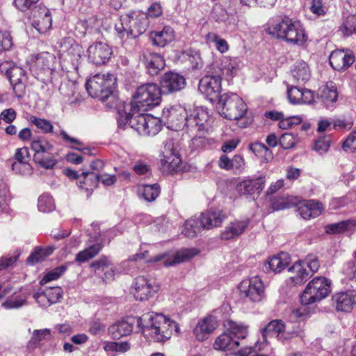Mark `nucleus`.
<instances>
[{
	"label": "nucleus",
	"instance_id": "obj_1",
	"mask_svg": "<svg viewBox=\"0 0 356 356\" xmlns=\"http://www.w3.org/2000/svg\"><path fill=\"white\" fill-rule=\"evenodd\" d=\"M242 62L238 57L222 56L210 66L209 74L199 82V90L211 101L220 98L222 79L229 81L241 68Z\"/></svg>",
	"mask_w": 356,
	"mask_h": 356
},
{
	"label": "nucleus",
	"instance_id": "obj_2",
	"mask_svg": "<svg viewBox=\"0 0 356 356\" xmlns=\"http://www.w3.org/2000/svg\"><path fill=\"white\" fill-rule=\"evenodd\" d=\"M162 117L166 120L168 127L175 131L186 128L187 131L197 132L204 129L209 120L207 108L197 107L188 112L180 105L165 108Z\"/></svg>",
	"mask_w": 356,
	"mask_h": 356
},
{
	"label": "nucleus",
	"instance_id": "obj_3",
	"mask_svg": "<svg viewBox=\"0 0 356 356\" xmlns=\"http://www.w3.org/2000/svg\"><path fill=\"white\" fill-rule=\"evenodd\" d=\"M134 320L145 337L158 342L165 341L173 332H179L177 323L162 314L147 313Z\"/></svg>",
	"mask_w": 356,
	"mask_h": 356
},
{
	"label": "nucleus",
	"instance_id": "obj_4",
	"mask_svg": "<svg viewBox=\"0 0 356 356\" xmlns=\"http://www.w3.org/2000/svg\"><path fill=\"white\" fill-rule=\"evenodd\" d=\"M268 32L277 38L298 46L303 45L307 40L302 25L287 17L272 24L268 28Z\"/></svg>",
	"mask_w": 356,
	"mask_h": 356
},
{
	"label": "nucleus",
	"instance_id": "obj_5",
	"mask_svg": "<svg viewBox=\"0 0 356 356\" xmlns=\"http://www.w3.org/2000/svg\"><path fill=\"white\" fill-rule=\"evenodd\" d=\"M162 91L155 83L144 84L138 87L130 104L134 112H145L159 105Z\"/></svg>",
	"mask_w": 356,
	"mask_h": 356
},
{
	"label": "nucleus",
	"instance_id": "obj_6",
	"mask_svg": "<svg viewBox=\"0 0 356 356\" xmlns=\"http://www.w3.org/2000/svg\"><path fill=\"white\" fill-rule=\"evenodd\" d=\"M115 84L116 79L113 74H97L88 80L86 88L92 97L106 102L109 99H115L113 90Z\"/></svg>",
	"mask_w": 356,
	"mask_h": 356
},
{
	"label": "nucleus",
	"instance_id": "obj_7",
	"mask_svg": "<svg viewBox=\"0 0 356 356\" xmlns=\"http://www.w3.org/2000/svg\"><path fill=\"white\" fill-rule=\"evenodd\" d=\"M218 104L220 115L231 120L242 118L248 110L247 105L242 98L234 92H227L220 95Z\"/></svg>",
	"mask_w": 356,
	"mask_h": 356
},
{
	"label": "nucleus",
	"instance_id": "obj_8",
	"mask_svg": "<svg viewBox=\"0 0 356 356\" xmlns=\"http://www.w3.org/2000/svg\"><path fill=\"white\" fill-rule=\"evenodd\" d=\"M330 292V282L323 277H316L307 285L300 296V302L309 305L321 301Z\"/></svg>",
	"mask_w": 356,
	"mask_h": 356
},
{
	"label": "nucleus",
	"instance_id": "obj_9",
	"mask_svg": "<svg viewBox=\"0 0 356 356\" xmlns=\"http://www.w3.org/2000/svg\"><path fill=\"white\" fill-rule=\"evenodd\" d=\"M225 218V214L221 210H211L203 213L198 218H191L187 223V226L194 227L195 229L187 232L186 234L189 236H197L202 229H209L220 226Z\"/></svg>",
	"mask_w": 356,
	"mask_h": 356
},
{
	"label": "nucleus",
	"instance_id": "obj_10",
	"mask_svg": "<svg viewBox=\"0 0 356 356\" xmlns=\"http://www.w3.org/2000/svg\"><path fill=\"white\" fill-rule=\"evenodd\" d=\"M240 296L251 302H258L265 297V286L259 276L242 280L238 285Z\"/></svg>",
	"mask_w": 356,
	"mask_h": 356
},
{
	"label": "nucleus",
	"instance_id": "obj_11",
	"mask_svg": "<svg viewBox=\"0 0 356 356\" xmlns=\"http://www.w3.org/2000/svg\"><path fill=\"white\" fill-rule=\"evenodd\" d=\"M200 251L196 248H181L177 251H169L159 254L155 257L147 260V263L163 261L165 266H172L176 264L188 261L195 256L197 255Z\"/></svg>",
	"mask_w": 356,
	"mask_h": 356
},
{
	"label": "nucleus",
	"instance_id": "obj_12",
	"mask_svg": "<svg viewBox=\"0 0 356 356\" xmlns=\"http://www.w3.org/2000/svg\"><path fill=\"white\" fill-rule=\"evenodd\" d=\"M160 289L159 284L153 278L137 277L132 283V293L137 300H147Z\"/></svg>",
	"mask_w": 356,
	"mask_h": 356
},
{
	"label": "nucleus",
	"instance_id": "obj_13",
	"mask_svg": "<svg viewBox=\"0 0 356 356\" xmlns=\"http://www.w3.org/2000/svg\"><path fill=\"white\" fill-rule=\"evenodd\" d=\"M0 70L5 72L8 77L14 91L22 92L27 80L26 72L22 67L14 65L12 62L5 61L0 64Z\"/></svg>",
	"mask_w": 356,
	"mask_h": 356
},
{
	"label": "nucleus",
	"instance_id": "obj_14",
	"mask_svg": "<svg viewBox=\"0 0 356 356\" xmlns=\"http://www.w3.org/2000/svg\"><path fill=\"white\" fill-rule=\"evenodd\" d=\"M30 19L32 26L40 33H45L51 27V13L44 6H35L31 13Z\"/></svg>",
	"mask_w": 356,
	"mask_h": 356
},
{
	"label": "nucleus",
	"instance_id": "obj_15",
	"mask_svg": "<svg viewBox=\"0 0 356 356\" xmlns=\"http://www.w3.org/2000/svg\"><path fill=\"white\" fill-rule=\"evenodd\" d=\"M161 163L164 170L168 172L179 170L181 160L175 152L172 140H168L164 143L161 151Z\"/></svg>",
	"mask_w": 356,
	"mask_h": 356
},
{
	"label": "nucleus",
	"instance_id": "obj_16",
	"mask_svg": "<svg viewBox=\"0 0 356 356\" xmlns=\"http://www.w3.org/2000/svg\"><path fill=\"white\" fill-rule=\"evenodd\" d=\"M185 86V78L175 72L165 73L160 81V88L163 94L179 91L183 89Z\"/></svg>",
	"mask_w": 356,
	"mask_h": 356
},
{
	"label": "nucleus",
	"instance_id": "obj_17",
	"mask_svg": "<svg viewBox=\"0 0 356 356\" xmlns=\"http://www.w3.org/2000/svg\"><path fill=\"white\" fill-rule=\"evenodd\" d=\"M89 60L95 65L106 63L111 57V49L104 42H95L87 50Z\"/></svg>",
	"mask_w": 356,
	"mask_h": 356
},
{
	"label": "nucleus",
	"instance_id": "obj_18",
	"mask_svg": "<svg viewBox=\"0 0 356 356\" xmlns=\"http://www.w3.org/2000/svg\"><path fill=\"white\" fill-rule=\"evenodd\" d=\"M332 301L337 311L349 312L356 306V291L337 293L332 296Z\"/></svg>",
	"mask_w": 356,
	"mask_h": 356
},
{
	"label": "nucleus",
	"instance_id": "obj_19",
	"mask_svg": "<svg viewBox=\"0 0 356 356\" xmlns=\"http://www.w3.org/2000/svg\"><path fill=\"white\" fill-rule=\"evenodd\" d=\"M287 97L292 104H311L315 102V94L311 90L297 86H288Z\"/></svg>",
	"mask_w": 356,
	"mask_h": 356
},
{
	"label": "nucleus",
	"instance_id": "obj_20",
	"mask_svg": "<svg viewBox=\"0 0 356 356\" xmlns=\"http://www.w3.org/2000/svg\"><path fill=\"white\" fill-rule=\"evenodd\" d=\"M218 326L216 317L208 316L200 320L193 329V334L198 341H204L209 338V335Z\"/></svg>",
	"mask_w": 356,
	"mask_h": 356
},
{
	"label": "nucleus",
	"instance_id": "obj_21",
	"mask_svg": "<svg viewBox=\"0 0 356 356\" xmlns=\"http://www.w3.org/2000/svg\"><path fill=\"white\" fill-rule=\"evenodd\" d=\"M266 183L264 177H259L255 179H247L236 186L237 191L241 195H259L263 190Z\"/></svg>",
	"mask_w": 356,
	"mask_h": 356
},
{
	"label": "nucleus",
	"instance_id": "obj_22",
	"mask_svg": "<svg viewBox=\"0 0 356 356\" xmlns=\"http://www.w3.org/2000/svg\"><path fill=\"white\" fill-rule=\"evenodd\" d=\"M330 63L335 70H345L355 62V57L352 54L343 50H335L330 56Z\"/></svg>",
	"mask_w": 356,
	"mask_h": 356
},
{
	"label": "nucleus",
	"instance_id": "obj_23",
	"mask_svg": "<svg viewBox=\"0 0 356 356\" xmlns=\"http://www.w3.org/2000/svg\"><path fill=\"white\" fill-rule=\"evenodd\" d=\"M324 210L323 204L316 200H306L300 202L298 207L300 216L305 220L318 217Z\"/></svg>",
	"mask_w": 356,
	"mask_h": 356
},
{
	"label": "nucleus",
	"instance_id": "obj_24",
	"mask_svg": "<svg viewBox=\"0 0 356 356\" xmlns=\"http://www.w3.org/2000/svg\"><path fill=\"white\" fill-rule=\"evenodd\" d=\"M250 223L248 218L230 222L222 231L220 236L223 240H230L241 235Z\"/></svg>",
	"mask_w": 356,
	"mask_h": 356
},
{
	"label": "nucleus",
	"instance_id": "obj_25",
	"mask_svg": "<svg viewBox=\"0 0 356 356\" xmlns=\"http://www.w3.org/2000/svg\"><path fill=\"white\" fill-rule=\"evenodd\" d=\"M6 296V300L2 303V307L7 309H19L26 304L28 294L22 291L21 289H14Z\"/></svg>",
	"mask_w": 356,
	"mask_h": 356
},
{
	"label": "nucleus",
	"instance_id": "obj_26",
	"mask_svg": "<svg viewBox=\"0 0 356 356\" xmlns=\"http://www.w3.org/2000/svg\"><path fill=\"white\" fill-rule=\"evenodd\" d=\"M143 61L148 73L151 75L157 74L165 67L163 58L156 53L147 52L143 54Z\"/></svg>",
	"mask_w": 356,
	"mask_h": 356
},
{
	"label": "nucleus",
	"instance_id": "obj_27",
	"mask_svg": "<svg viewBox=\"0 0 356 356\" xmlns=\"http://www.w3.org/2000/svg\"><path fill=\"white\" fill-rule=\"evenodd\" d=\"M149 37L154 45L163 47L175 39V32L172 27L167 26L161 31H152Z\"/></svg>",
	"mask_w": 356,
	"mask_h": 356
},
{
	"label": "nucleus",
	"instance_id": "obj_28",
	"mask_svg": "<svg viewBox=\"0 0 356 356\" xmlns=\"http://www.w3.org/2000/svg\"><path fill=\"white\" fill-rule=\"evenodd\" d=\"M291 257L286 252H281L269 259L265 264V268L267 270L273 271L275 273H280L290 263Z\"/></svg>",
	"mask_w": 356,
	"mask_h": 356
},
{
	"label": "nucleus",
	"instance_id": "obj_29",
	"mask_svg": "<svg viewBox=\"0 0 356 356\" xmlns=\"http://www.w3.org/2000/svg\"><path fill=\"white\" fill-rule=\"evenodd\" d=\"M146 116L147 114H144L143 112H134L130 106V112L126 114V123H128L129 126L140 135L144 136Z\"/></svg>",
	"mask_w": 356,
	"mask_h": 356
},
{
	"label": "nucleus",
	"instance_id": "obj_30",
	"mask_svg": "<svg viewBox=\"0 0 356 356\" xmlns=\"http://www.w3.org/2000/svg\"><path fill=\"white\" fill-rule=\"evenodd\" d=\"M289 271L293 273L290 280L295 285L304 283L311 277L310 272L306 268L305 264L302 261L296 262L289 268Z\"/></svg>",
	"mask_w": 356,
	"mask_h": 356
},
{
	"label": "nucleus",
	"instance_id": "obj_31",
	"mask_svg": "<svg viewBox=\"0 0 356 356\" xmlns=\"http://www.w3.org/2000/svg\"><path fill=\"white\" fill-rule=\"evenodd\" d=\"M291 72L294 81L298 83H304L309 81L311 77L309 67L303 60L296 62Z\"/></svg>",
	"mask_w": 356,
	"mask_h": 356
},
{
	"label": "nucleus",
	"instance_id": "obj_32",
	"mask_svg": "<svg viewBox=\"0 0 356 356\" xmlns=\"http://www.w3.org/2000/svg\"><path fill=\"white\" fill-rule=\"evenodd\" d=\"M31 149L34 152L33 159L39 161V156L44 154H48L49 152H52L54 146L45 138L35 137L31 140Z\"/></svg>",
	"mask_w": 356,
	"mask_h": 356
},
{
	"label": "nucleus",
	"instance_id": "obj_33",
	"mask_svg": "<svg viewBox=\"0 0 356 356\" xmlns=\"http://www.w3.org/2000/svg\"><path fill=\"white\" fill-rule=\"evenodd\" d=\"M148 26V20L146 16H137L134 17L129 15V33L131 38H136L143 33Z\"/></svg>",
	"mask_w": 356,
	"mask_h": 356
},
{
	"label": "nucleus",
	"instance_id": "obj_34",
	"mask_svg": "<svg viewBox=\"0 0 356 356\" xmlns=\"http://www.w3.org/2000/svg\"><path fill=\"white\" fill-rule=\"evenodd\" d=\"M133 331V323L127 321H118L108 327V333L113 339H120L130 334Z\"/></svg>",
	"mask_w": 356,
	"mask_h": 356
},
{
	"label": "nucleus",
	"instance_id": "obj_35",
	"mask_svg": "<svg viewBox=\"0 0 356 356\" xmlns=\"http://www.w3.org/2000/svg\"><path fill=\"white\" fill-rule=\"evenodd\" d=\"M239 345V341L232 339L230 334L224 332L216 339L213 348L216 350L225 351L233 349Z\"/></svg>",
	"mask_w": 356,
	"mask_h": 356
},
{
	"label": "nucleus",
	"instance_id": "obj_36",
	"mask_svg": "<svg viewBox=\"0 0 356 356\" xmlns=\"http://www.w3.org/2000/svg\"><path fill=\"white\" fill-rule=\"evenodd\" d=\"M55 57L49 53L41 54L36 57L33 71L50 72L54 68L53 61Z\"/></svg>",
	"mask_w": 356,
	"mask_h": 356
},
{
	"label": "nucleus",
	"instance_id": "obj_37",
	"mask_svg": "<svg viewBox=\"0 0 356 356\" xmlns=\"http://www.w3.org/2000/svg\"><path fill=\"white\" fill-rule=\"evenodd\" d=\"M103 248L101 243H96L90 245L86 249L80 251L75 257V261L79 263H84L97 256Z\"/></svg>",
	"mask_w": 356,
	"mask_h": 356
},
{
	"label": "nucleus",
	"instance_id": "obj_38",
	"mask_svg": "<svg viewBox=\"0 0 356 356\" xmlns=\"http://www.w3.org/2000/svg\"><path fill=\"white\" fill-rule=\"evenodd\" d=\"M71 42L72 43L69 42V47L64 45L63 47L66 49V58H69L72 65L76 68L79 60L83 54V50L81 46L73 41Z\"/></svg>",
	"mask_w": 356,
	"mask_h": 356
},
{
	"label": "nucleus",
	"instance_id": "obj_39",
	"mask_svg": "<svg viewBox=\"0 0 356 356\" xmlns=\"http://www.w3.org/2000/svg\"><path fill=\"white\" fill-rule=\"evenodd\" d=\"M285 328V325L281 320H274L270 321L263 330V337H274L277 339L281 332Z\"/></svg>",
	"mask_w": 356,
	"mask_h": 356
},
{
	"label": "nucleus",
	"instance_id": "obj_40",
	"mask_svg": "<svg viewBox=\"0 0 356 356\" xmlns=\"http://www.w3.org/2000/svg\"><path fill=\"white\" fill-rule=\"evenodd\" d=\"M144 136H155L161 129V123L159 118L147 114L145 124Z\"/></svg>",
	"mask_w": 356,
	"mask_h": 356
},
{
	"label": "nucleus",
	"instance_id": "obj_41",
	"mask_svg": "<svg viewBox=\"0 0 356 356\" xmlns=\"http://www.w3.org/2000/svg\"><path fill=\"white\" fill-rule=\"evenodd\" d=\"M51 339V330L48 328L35 330L33 332L32 337L28 343L30 348H35L42 341Z\"/></svg>",
	"mask_w": 356,
	"mask_h": 356
},
{
	"label": "nucleus",
	"instance_id": "obj_42",
	"mask_svg": "<svg viewBox=\"0 0 356 356\" xmlns=\"http://www.w3.org/2000/svg\"><path fill=\"white\" fill-rule=\"evenodd\" d=\"M321 98L327 107L332 106L338 99L336 87L333 86L324 87L321 92Z\"/></svg>",
	"mask_w": 356,
	"mask_h": 356
},
{
	"label": "nucleus",
	"instance_id": "obj_43",
	"mask_svg": "<svg viewBox=\"0 0 356 356\" xmlns=\"http://www.w3.org/2000/svg\"><path fill=\"white\" fill-rule=\"evenodd\" d=\"M227 328L230 334L238 339H244L248 335V326L243 324L229 321L227 322Z\"/></svg>",
	"mask_w": 356,
	"mask_h": 356
},
{
	"label": "nucleus",
	"instance_id": "obj_44",
	"mask_svg": "<svg viewBox=\"0 0 356 356\" xmlns=\"http://www.w3.org/2000/svg\"><path fill=\"white\" fill-rule=\"evenodd\" d=\"M207 42L213 43L216 49L220 53H225L229 50L227 42L214 33H209L206 35Z\"/></svg>",
	"mask_w": 356,
	"mask_h": 356
},
{
	"label": "nucleus",
	"instance_id": "obj_45",
	"mask_svg": "<svg viewBox=\"0 0 356 356\" xmlns=\"http://www.w3.org/2000/svg\"><path fill=\"white\" fill-rule=\"evenodd\" d=\"M129 14L123 16L121 19V22L119 24H115V29L118 33V36L122 40H126L131 37L129 33Z\"/></svg>",
	"mask_w": 356,
	"mask_h": 356
},
{
	"label": "nucleus",
	"instance_id": "obj_46",
	"mask_svg": "<svg viewBox=\"0 0 356 356\" xmlns=\"http://www.w3.org/2000/svg\"><path fill=\"white\" fill-rule=\"evenodd\" d=\"M33 161L40 167L47 170L53 169L57 163L56 156L51 152L40 155L39 156V161L38 160H33Z\"/></svg>",
	"mask_w": 356,
	"mask_h": 356
},
{
	"label": "nucleus",
	"instance_id": "obj_47",
	"mask_svg": "<svg viewBox=\"0 0 356 356\" xmlns=\"http://www.w3.org/2000/svg\"><path fill=\"white\" fill-rule=\"evenodd\" d=\"M142 196L147 202H152L156 200L160 193L158 184L145 185L140 190Z\"/></svg>",
	"mask_w": 356,
	"mask_h": 356
},
{
	"label": "nucleus",
	"instance_id": "obj_48",
	"mask_svg": "<svg viewBox=\"0 0 356 356\" xmlns=\"http://www.w3.org/2000/svg\"><path fill=\"white\" fill-rule=\"evenodd\" d=\"M38 207L42 212H50L55 209L54 200L51 195L43 194L38 198Z\"/></svg>",
	"mask_w": 356,
	"mask_h": 356
},
{
	"label": "nucleus",
	"instance_id": "obj_49",
	"mask_svg": "<svg viewBox=\"0 0 356 356\" xmlns=\"http://www.w3.org/2000/svg\"><path fill=\"white\" fill-rule=\"evenodd\" d=\"M298 142V137L292 133H285L279 139V144L285 149L293 148Z\"/></svg>",
	"mask_w": 356,
	"mask_h": 356
},
{
	"label": "nucleus",
	"instance_id": "obj_50",
	"mask_svg": "<svg viewBox=\"0 0 356 356\" xmlns=\"http://www.w3.org/2000/svg\"><path fill=\"white\" fill-rule=\"evenodd\" d=\"M31 122L38 129H40L44 134L52 133L54 126L51 122L44 118H39L37 117H31Z\"/></svg>",
	"mask_w": 356,
	"mask_h": 356
},
{
	"label": "nucleus",
	"instance_id": "obj_51",
	"mask_svg": "<svg viewBox=\"0 0 356 356\" xmlns=\"http://www.w3.org/2000/svg\"><path fill=\"white\" fill-rule=\"evenodd\" d=\"M51 250L37 248L32 252L26 259V262L29 264H35L42 261L46 257L50 254Z\"/></svg>",
	"mask_w": 356,
	"mask_h": 356
},
{
	"label": "nucleus",
	"instance_id": "obj_52",
	"mask_svg": "<svg viewBox=\"0 0 356 356\" xmlns=\"http://www.w3.org/2000/svg\"><path fill=\"white\" fill-rule=\"evenodd\" d=\"M341 31L347 36L356 33V17L354 15L348 17L341 27Z\"/></svg>",
	"mask_w": 356,
	"mask_h": 356
},
{
	"label": "nucleus",
	"instance_id": "obj_53",
	"mask_svg": "<svg viewBox=\"0 0 356 356\" xmlns=\"http://www.w3.org/2000/svg\"><path fill=\"white\" fill-rule=\"evenodd\" d=\"M67 267L65 266H60L55 268L52 270L47 273L43 278L41 280L40 283L42 284H47V282L57 280L59 278L63 273L66 270Z\"/></svg>",
	"mask_w": 356,
	"mask_h": 356
},
{
	"label": "nucleus",
	"instance_id": "obj_54",
	"mask_svg": "<svg viewBox=\"0 0 356 356\" xmlns=\"http://www.w3.org/2000/svg\"><path fill=\"white\" fill-rule=\"evenodd\" d=\"M351 224L352 222L350 220L331 224L326 227V232L328 234L341 233L346 231Z\"/></svg>",
	"mask_w": 356,
	"mask_h": 356
},
{
	"label": "nucleus",
	"instance_id": "obj_55",
	"mask_svg": "<svg viewBox=\"0 0 356 356\" xmlns=\"http://www.w3.org/2000/svg\"><path fill=\"white\" fill-rule=\"evenodd\" d=\"M15 159L19 163L25 165L26 167L30 168V165H29V151L28 147H23L21 148H17L15 153Z\"/></svg>",
	"mask_w": 356,
	"mask_h": 356
},
{
	"label": "nucleus",
	"instance_id": "obj_56",
	"mask_svg": "<svg viewBox=\"0 0 356 356\" xmlns=\"http://www.w3.org/2000/svg\"><path fill=\"white\" fill-rule=\"evenodd\" d=\"M342 148L348 152H356V131H352L343 143Z\"/></svg>",
	"mask_w": 356,
	"mask_h": 356
},
{
	"label": "nucleus",
	"instance_id": "obj_57",
	"mask_svg": "<svg viewBox=\"0 0 356 356\" xmlns=\"http://www.w3.org/2000/svg\"><path fill=\"white\" fill-rule=\"evenodd\" d=\"M13 39L9 32L0 31V53L10 49Z\"/></svg>",
	"mask_w": 356,
	"mask_h": 356
},
{
	"label": "nucleus",
	"instance_id": "obj_58",
	"mask_svg": "<svg viewBox=\"0 0 356 356\" xmlns=\"http://www.w3.org/2000/svg\"><path fill=\"white\" fill-rule=\"evenodd\" d=\"M44 291L52 304L56 303L62 297V289L59 286L47 288Z\"/></svg>",
	"mask_w": 356,
	"mask_h": 356
},
{
	"label": "nucleus",
	"instance_id": "obj_59",
	"mask_svg": "<svg viewBox=\"0 0 356 356\" xmlns=\"http://www.w3.org/2000/svg\"><path fill=\"white\" fill-rule=\"evenodd\" d=\"M343 273L348 280L356 282V260L347 262L344 266Z\"/></svg>",
	"mask_w": 356,
	"mask_h": 356
},
{
	"label": "nucleus",
	"instance_id": "obj_60",
	"mask_svg": "<svg viewBox=\"0 0 356 356\" xmlns=\"http://www.w3.org/2000/svg\"><path fill=\"white\" fill-rule=\"evenodd\" d=\"M305 264V267L309 268V272L310 275L318 271L320 264L319 261L316 256L309 255L306 257L305 261H302Z\"/></svg>",
	"mask_w": 356,
	"mask_h": 356
},
{
	"label": "nucleus",
	"instance_id": "obj_61",
	"mask_svg": "<svg viewBox=\"0 0 356 356\" xmlns=\"http://www.w3.org/2000/svg\"><path fill=\"white\" fill-rule=\"evenodd\" d=\"M111 266V262L106 256H102L99 259L95 260L90 264V267L95 270H104Z\"/></svg>",
	"mask_w": 356,
	"mask_h": 356
},
{
	"label": "nucleus",
	"instance_id": "obj_62",
	"mask_svg": "<svg viewBox=\"0 0 356 356\" xmlns=\"http://www.w3.org/2000/svg\"><path fill=\"white\" fill-rule=\"evenodd\" d=\"M330 146V139L327 137L318 139L314 145V149L320 154L327 152Z\"/></svg>",
	"mask_w": 356,
	"mask_h": 356
},
{
	"label": "nucleus",
	"instance_id": "obj_63",
	"mask_svg": "<svg viewBox=\"0 0 356 356\" xmlns=\"http://www.w3.org/2000/svg\"><path fill=\"white\" fill-rule=\"evenodd\" d=\"M212 15L213 17L218 22H226L229 21L230 18V16L220 6H216L213 8Z\"/></svg>",
	"mask_w": 356,
	"mask_h": 356
},
{
	"label": "nucleus",
	"instance_id": "obj_64",
	"mask_svg": "<svg viewBox=\"0 0 356 356\" xmlns=\"http://www.w3.org/2000/svg\"><path fill=\"white\" fill-rule=\"evenodd\" d=\"M33 298L40 307H48L52 305L44 291L35 293Z\"/></svg>",
	"mask_w": 356,
	"mask_h": 356
}]
</instances>
